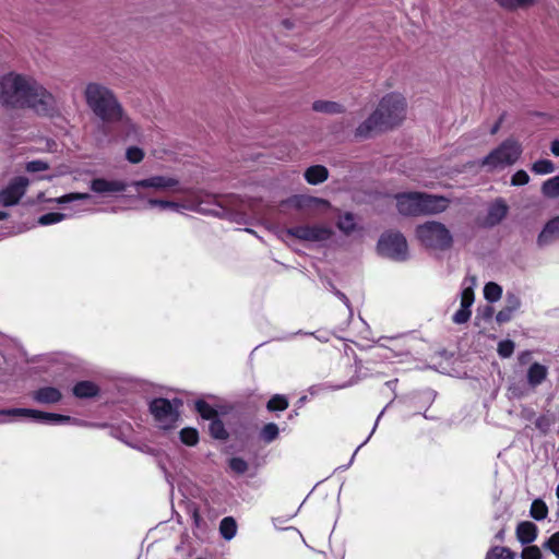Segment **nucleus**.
<instances>
[{
	"label": "nucleus",
	"mask_w": 559,
	"mask_h": 559,
	"mask_svg": "<svg viewBox=\"0 0 559 559\" xmlns=\"http://www.w3.org/2000/svg\"><path fill=\"white\" fill-rule=\"evenodd\" d=\"M180 440L187 445H195L199 441L198 430L194 428H183L180 431Z\"/></svg>",
	"instance_id": "obj_36"
},
{
	"label": "nucleus",
	"mask_w": 559,
	"mask_h": 559,
	"mask_svg": "<svg viewBox=\"0 0 559 559\" xmlns=\"http://www.w3.org/2000/svg\"><path fill=\"white\" fill-rule=\"evenodd\" d=\"M8 217V214L5 212L0 211V221H3Z\"/></svg>",
	"instance_id": "obj_57"
},
{
	"label": "nucleus",
	"mask_w": 559,
	"mask_h": 559,
	"mask_svg": "<svg viewBox=\"0 0 559 559\" xmlns=\"http://www.w3.org/2000/svg\"><path fill=\"white\" fill-rule=\"evenodd\" d=\"M515 348V344L511 340H504L499 342L497 352L500 357L502 358H509L512 356Z\"/></svg>",
	"instance_id": "obj_38"
},
{
	"label": "nucleus",
	"mask_w": 559,
	"mask_h": 559,
	"mask_svg": "<svg viewBox=\"0 0 559 559\" xmlns=\"http://www.w3.org/2000/svg\"><path fill=\"white\" fill-rule=\"evenodd\" d=\"M513 552L506 547H493L486 556V559H513Z\"/></svg>",
	"instance_id": "obj_37"
},
{
	"label": "nucleus",
	"mask_w": 559,
	"mask_h": 559,
	"mask_svg": "<svg viewBox=\"0 0 559 559\" xmlns=\"http://www.w3.org/2000/svg\"><path fill=\"white\" fill-rule=\"evenodd\" d=\"M512 314H513V311L510 310L509 308L504 307L502 310H500L497 313L496 320L498 323H504V322H508L511 320Z\"/></svg>",
	"instance_id": "obj_50"
},
{
	"label": "nucleus",
	"mask_w": 559,
	"mask_h": 559,
	"mask_svg": "<svg viewBox=\"0 0 559 559\" xmlns=\"http://www.w3.org/2000/svg\"><path fill=\"white\" fill-rule=\"evenodd\" d=\"M548 376V368L539 362H534L530 366L526 379L531 388L540 385Z\"/></svg>",
	"instance_id": "obj_18"
},
{
	"label": "nucleus",
	"mask_w": 559,
	"mask_h": 559,
	"mask_svg": "<svg viewBox=\"0 0 559 559\" xmlns=\"http://www.w3.org/2000/svg\"><path fill=\"white\" fill-rule=\"evenodd\" d=\"M501 122H502V118H500L490 129V133L491 134H496L498 132V130L500 129V126H501Z\"/></svg>",
	"instance_id": "obj_54"
},
{
	"label": "nucleus",
	"mask_w": 559,
	"mask_h": 559,
	"mask_svg": "<svg viewBox=\"0 0 559 559\" xmlns=\"http://www.w3.org/2000/svg\"><path fill=\"white\" fill-rule=\"evenodd\" d=\"M129 185L122 180H109L106 178H95L91 181L90 188L93 192L100 195H110L126 191Z\"/></svg>",
	"instance_id": "obj_14"
},
{
	"label": "nucleus",
	"mask_w": 559,
	"mask_h": 559,
	"mask_svg": "<svg viewBox=\"0 0 559 559\" xmlns=\"http://www.w3.org/2000/svg\"><path fill=\"white\" fill-rule=\"evenodd\" d=\"M228 465L230 469L238 475L245 474L249 468L248 463L241 457H231Z\"/></svg>",
	"instance_id": "obj_39"
},
{
	"label": "nucleus",
	"mask_w": 559,
	"mask_h": 559,
	"mask_svg": "<svg viewBox=\"0 0 559 559\" xmlns=\"http://www.w3.org/2000/svg\"><path fill=\"white\" fill-rule=\"evenodd\" d=\"M285 234L299 240L320 242L330 239L332 230L324 225H300L286 229Z\"/></svg>",
	"instance_id": "obj_9"
},
{
	"label": "nucleus",
	"mask_w": 559,
	"mask_h": 559,
	"mask_svg": "<svg viewBox=\"0 0 559 559\" xmlns=\"http://www.w3.org/2000/svg\"><path fill=\"white\" fill-rule=\"evenodd\" d=\"M383 412H384V411H382V412L380 413V415L378 416L377 421H376V425H374V427H373V429H372L371 433L369 435V437H368V438H367V439H366V440H365V441H364V442H362V443H361V444H360V445L355 450V452L353 453V455H352V457H350V461H349L348 465H350V464L353 463V461H354V459H355V456H356L357 452L359 451V449H360L362 445H365V444L368 442V440L370 439L371 435L373 433V431H374V429H376V427H377V423L379 421V419H380V417L382 416Z\"/></svg>",
	"instance_id": "obj_52"
},
{
	"label": "nucleus",
	"mask_w": 559,
	"mask_h": 559,
	"mask_svg": "<svg viewBox=\"0 0 559 559\" xmlns=\"http://www.w3.org/2000/svg\"><path fill=\"white\" fill-rule=\"evenodd\" d=\"M516 536L522 544H530L537 537V527L532 522H522L516 527Z\"/></svg>",
	"instance_id": "obj_21"
},
{
	"label": "nucleus",
	"mask_w": 559,
	"mask_h": 559,
	"mask_svg": "<svg viewBox=\"0 0 559 559\" xmlns=\"http://www.w3.org/2000/svg\"><path fill=\"white\" fill-rule=\"evenodd\" d=\"M0 105L9 108H31L41 116H53L57 98L36 79L10 72L0 78Z\"/></svg>",
	"instance_id": "obj_1"
},
{
	"label": "nucleus",
	"mask_w": 559,
	"mask_h": 559,
	"mask_svg": "<svg viewBox=\"0 0 559 559\" xmlns=\"http://www.w3.org/2000/svg\"><path fill=\"white\" fill-rule=\"evenodd\" d=\"M472 311L460 308L452 317V321L456 324L466 323L471 318Z\"/></svg>",
	"instance_id": "obj_46"
},
{
	"label": "nucleus",
	"mask_w": 559,
	"mask_h": 559,
	"mask_svg": "<svg viewBox=\"0 0 559 559\" xmlns=\"http://www.w3.org/2000/svg\"><path fill=\"white\" fill-rule=\"evenodd\" d=\"M522 559H542L540 549L537 546H528L522 550Z\"/></svg>",
	"instance_id": "obj_44"
},
{
	"label": "nucleus",
	"mask_w": 559,
	"mask_h": 559,
	"mask_svg": "<svg viewBox=\"0 0 559 559\" xmlns=\"http://www.w3.org/2000/svg\"><path fill=\"white\" fill-rule=\"evenodd\" d=\"M304 177L309 185H319L329 177V170L322 165L310 166L306 169Z\"/></svg>",
	"instance_id": "obj_20"
},
{
	"label": "nucleus",
	"mask_w": 559,
	"mask_h": 559,
	"mask_svg": "<svg viewBox=\"0 0 559 559\" xmlns=\"http://www.w3.org/2000/svg\"><path fill=\"white\" fill-rule=\"evenodd\" d=\"M530 181V176L525 170H518L511 178L512 186H524Z\"/></svg>",
	"instance_id": "obj_45"
},
{
	"label": "nucleus",
	"mask_w": 559,
	"mask_h": 559,
	"mask_svg": "<svg viewBox=\"0 0 559 559\" xmlns=\"http://www.w3.org/2000/svg\"><path fill=\"white\" fill-rule=\"evenodd\" d=\"M312 109L317 112L329 115L343 114L345 108L342 104L332 100H316L312 104Z\"/></svg>",
	"instance_id": "obj_22"
},
{
	"label": "nucleus",
	"mask_w": 559,
	"mask_h": 559,
	"mask_svg": "<svg viewBox=\"0 0 559 559\" xmlns=\"http://www.w3.org/2000/svg\"><path fill=\"white\" fill-rule=\"evenodd\" d=\"M532 171L537 175H547L555 171V165L550 159H539L532 165Z\"/></svg>",
	"instance_id": "obj_33"
},
{
	"label": "nucleus",
	"mask_w": 559,
	"mask_h": 559,
	"mask_svg": "<svg viewBox=\"0 0 559 559\" xmlns=\"http://www.w3.org/2000/svg\"><path fill=\"white\" fill-rule=\"evenodd\" d=\"M194 408L203 419L211 420L218 416L217 411L204 400L195 401Z\"/></svg>",
	"instance_id": "obj_28"
},
{
	"label": "nucleus",
	"mask_w": 559,
	"mask_h": 559,
	"mask_svg": "<svg viewBox=\"0 0 559 559\" xmlns=\"http://www.w3.org/2000/svg\"><path fill=\"white\" fill-rule=\"evenodd\" d=\"M209 430L214 439L226 440L228 438V432L225 429V426L223 421L218 418V416L211 419Z\"/></svg>",
	"instance_id": "obj_27"
},
{
	"label": "nucleus",
	"mask_w": 559,
	"mask_h": 559,
	"mask_svg": "<svg viewBox=\"0 0 559 559\" xmlns=\"http://www.w3.org/2000/svg\"><path fill=\"white\" fill-rule=\"evenodd\" d=\"M98 393V388L91 381L78 382L73 388V394L78 397H92Z\"/></svg>",
	"instance_id": "obj_25"
},
{
	"label": "nucleus",
	"mask_w": 559,
	"mask_h": 559,
	"mask_svg": "<svg viewBox=\"0 0 559 559\" xmlns=\"http://www.w3.org/2000/svg\"><path fill=\"white\" fill-rule=\"evenodd\" d=\"M544 547L559 558V531L549 537V539L544 544Z\"/></svg>",
	"instance_id": "obj_42"
},
{
	"label": "nucleus",
	"mask_w": 559,
	"mask_h": 559,
	"mask_svg": "<svg viewBox=\"0 0 559 559\" xmlns=\"http://www.w3.org/2000/svg\"><path fill=\"white\" fill-rule=\"evenodd\" d=\"M280 430L276 424L269 423L260 431V438L265 443L273 442L278 437Z\"/></svg>",
	"instance_id": "obj_32"
},
{
	"label": "nucleus",
	"mask_w": 559,
	"mask_h": 559,
	"mask_svg": "<svg viewBox=\"0 0 559 559\" xmlns=\"http://www.w3.org/2000/svg\"><path fill=\"white\" fill-rule=\"evenodd\" d=\"M90 198H91V195L88 193L74 192V193L64 194V195L59 197V198L49 199L47 201L48 202H55V203L60 204V205H66V204L73 203V202L79 201V200H88ZM38 200L39 201H46L44 199V194L43 193H40L38 195Z\"/></svg>",
	"instance_id": "obj_24"
},
{
	"label": "nucleus",
	"mask_w": 559,
	"mask_h": 559,
	"mask_svg": "<svg viewBox=\"0 0 559 559\" xmlns=\"http://www.w3.org/2000/svg\"><path fill=\"white\" fill-rule=\"evenodd\" d=\"M542 192L549 199L559 198V175L547 179L542 186Z\"/></svg>",
	"instance_id": "obj_26"
},
{
	"label": "nucleus",
	"mask_w": 559,
	"mask_h": 559,
	"mask_svg": "<svg viewBox=\"0 0 559 559\" xmlns=\"http://www.w3.org/2000/svg\"><path fill=\"white\" fill-rule=\"evenodd\" d=\"M502 288L493 282H489L484 287V297L489 302L498 301L501 298Z\"/></svg>",
	"instance_id": "obj_30"
},
{
	"label": "nucleus",
	"mask_w": 559,
	"mask_h": 559,
	"mask_svg": "<svg viewBox=\"0 0 559 559\" xmlns=\"http://www.w3.org/2000/svg\"><path fill=\"white\" fill-rule=\"evenodd\" d=\"M416 237L427 249L447 251L453 245V236L449 228L437 221H427L416 227Z\"/></svg>",
	"instance_id": "obj_4"
},
{
	"label": "nucleus",
	"mask_w": 559,
	"mask_h": 559,
	"mask_svg": "<svg viewBox=\"0 0 559 559\" xmlns=\"http://www.w3.org/2000/svg\"><path fill=\"white\" fill-rule=\"evenodd\" d=\"M140 193L141 189H153L157 192H182L179 180L168 176H151L142 180H135L130 183Z\"/></svg>",
	"instance_id": "obj_11"
},
{
	"label": "nucleus",
	"mask_w": 559,
	"mask_h": 559,
	"mask_svg": "<svg viewBox=\"0 0 559 559\" xmlns=\"http://www.w3.org/2000/svg\"><path fill=\"white\" fill-rule=\"evenodd\" d=\"M559 239V215L550 219L537 238V245L545 247Z\"/></svg>",
	"instance_id": "obj_16"
},
{
	"label": "nucleus",
	"mask_w": 559,
	"mask_h": 559,
	"mask_svg": "<svg viewBox=\"0 0 559 559\" xmlns=\"http://www.w3.org/2000/svg\"><path fill=\"white\" fill-rule=\"evenodd\" d=\"M159 209L162 211L171 210L175 212H180L181 210L188 209V206L178 202L162 200Z\"/></svg>",
	"instance_id": "obj_47"
},
{
	"label": "nucleus",
	"mask_w": 559,
	"mask_h": 559,
	"mask_svg": "<svg viewBox=\"0 0 559 559\" xmlns=\"http://www.w3.org/2000/svg\"><path fill=\"white\" fill-rule=\"evenodd\" d=\"M61 393L52 386L40 388L33 392V399L40 404H55L61 400Z\"/></svg>",
	"instance_id": "obj_19"
},
{
	"label": "nucleus",
	"mask_w": 559,
	"mask_h": 559,
	"mask_svg": "<svg viewBox=\"0 0 559 559\" xmlns=\"http://www.w3.org/2000/svg\"><path fill=\"white\" fill-rule=\"evenodd\" d=\"M160 201H162V200H158V199H148V200H147V205H148L150 207H154V206L159 207V206H160Z\"/></svg>",
	"instance_id": "obj_55"
},
{
	"label": "nucleus",
	"mask_w": 559,
	"mask_h": 559,
	"mask_svg": "<svg viewBox=\"0 0 559 559\" xmlns=\"http://www.w3.org/2000/svg\"><path fill=\"white\" fill-rule=\"evenodd\" d=\"M219 532L225 539H231L237 532L236 521L230 516L224 518L219 524Z\"/></svg>",
	"instance_id": "obj_29"
},
{
	"label": "nucleus",
	"mask_w": 559,
	"mask_h": 559,
	"mask_svg": "<svg viewBox=\"0 0 559 559\" xmlns=\"http://www.w3.org/2000/svg\"><path fill=\"white\" fill-rule=\"evenodd\" d=\"M508 205L502 199L496 200L488 209L486 225H498L508 214Z\"/></svg>",
	"instance_id": "obj_17"
},
{
	"label": "nucleus",
	"mask_w": 559,
	"mask_h": 559,
	"mask_svg": "<svg viewBox=\"0 0 559 559\" xmlns=\"http://www.w3.org/2000/svg\"><path fill=\"white\" fill-rule=\"evenodd\" d=\"M531 353L530 352H524L520 355L519 357V360L521 364H525L530 357Z\"/></svg>",
	"instance_id": "obj_56"
},
{
	"label": "nucleus",
	"mask_w": 559,
	"mask_h": 559,
	"mask_svg": "<svg viewBox=\"0 0 559 559\" xmlns=\"http://www.w3.org/2000/svg\"><path fill=\"white\" fill-rule=\"evenodd\" d=\"M83 96L86 106L103 123L131 124L115 92L105 84L99 82L86 83Z\"/></svg>",
	"instance_id": "obj_2"
},
{
	"label": "nucleus",
	"mask_w": 559,
	"mask_h": 559,
	"mask_svg": "<svg viewBox=\"0 0 559 559\" xmlns=\"http://www.w3.org/2000/svg\"><path fill=\"white\" fill-rule=\"evenodd\" d=\"M530 513L531 516L536 521H542L546 519L548 514V508L543 500L536 499L532 502Z\"/></svg>",
	"instance_id": "obj_31"
},
{
	"label": "nucleus",
	"mask_w": 559,
	"mask_h": 559,
	"mask_svg": "<svg viewBox=\"0 0 559 559\" xmlns=\"http://www.w3.org/2000/svg\"><path fill=\"white\" fill-rule=\"evenodd\" d=\"M337 227L345 234H350L355 229V219L353 214L346 213L340 216Z\"/></svg>",
	"instance_id": "obj_35"
},
{
	"label": "nucleus",
	"mask_w": 559,
	"mask_h": 559,
	"mask_svg": "<svg viewBox=\"0 0 559 559\" xmlns=\"http://www.w3.org/2000/svg\"><path fill=\"white\" fill-rule=\"evenodd\" d=\"M474 302V290L472 287L463 288L461 293V307L462 309L471 310Z\"/></svg>",
	"instance_id": "obj_40"
},
{
	"label": "nucleus",
	"mask_w": 559,
	"mask_h": 559,
	"mask_svg": "<svg viewBox=\"0 0 559 559\" xmlns=\"http://www.w3.org/2000/svg\"><path fill=\"white\" fill-rule=\"evenodd\" d=\"M385 130L388 129L384 127V124H382L381 119L379 118L374 110L365 121H362L356 128L355 138L357 140H366Z\"/></svg>",
	"instance_id": "obj_13"
},
{
	"label": "nucleus",
	"mask_w": 559,
	"mask_h": 559,
	"mask_svg": "<svg viewBox=\"0 0 559 559\" xmlns=\"http://www.w3.org/2000/svg\"><path fill=\"white\" fill-rule=\"evenodd\" d=\"M28 186L26 177H16L0 191V205L12 206L19 203L21 198L25 194Z\"/></svg>",
	"instance_id": "obj_12"
},
{
	"label": "nucleus",
	"mask_w": 559,
	"mask_h": 559,
	"mask_svg": "<svg viewBox=\"0 0 559 559\" xmlns=\"http://www.w3.org/2000/svg\"><path fill=\"white\" fill-rule=\"evenodd\" d=\"M0 414L10 416H26L36 421H40L48 425H64L75 420L70 416L27 408H11L2 411L0 412Z\"/></svg>",
	"instance_id": "obj_10"
},
{
	"label": "nucleus",
	"mask_w": 559,
	"mask_h": 559,
	"mask_svg": "<svg viewBox=\"0 0 559 559\" xmlns=\"http://www.w3.org/2000/svg\"><path fill=\"white\" fill-rule=\"evenodd\" d=\"M72 212L67 214V213H57V212H51V213H47V214H44L41 215L39 218H38V223L41 225V226H47V225H52V224H56V223H59L68 217H71L78 213H81V212H84L85 210L83 209H76V207H71L70 209Z\"/></svg>",
	"instance_id": "obj_23"
},
{
	"label": "nucleus",
	"mask_w": 559,
	"mask_h": 559,
	"mask_svg": "<svg viewBox=\"0 0 559 559\" xmlns=\"http://www.w3.org/2000/svg\"><path fill=\"white\" fill-rule=\"evenodd\" d=\"M332 289H333V293L335 294V296L342 300L344 302V305L350 309V302H349V299L346 297V295L344 293H342L341 290L336 289L332 284Z\"/></svg>",
	"instance_id": "obj_51"
},
{
	"label": "nucleus",
	"mask_w": 559,
	"mask_h": 559,
	"mask_svg": "<svg viewBox=\"0 0 559 559\" xmlns=\"http://www.w3.org/2000/svg\"><path fill=\"white\" fill-rule=\"evenodd\" d=\"M288 407V401L284 395L276 394L270 399L266 408L270 412L285 411Z\"/></svg>",
	"instance_id": "obj_34"
},
{
	"label": "nucleus",
	"mask_w": 559,
	"mask_h": 559,
	"mask_svg": "<svg viewBox=\"0 0 559 559\" xmlns=\"http://www.w3.org/2000/svg\"><path fill=\"white\" fill-rule=\"evenodd\" d=\"M520 306H521L520 298L516 295L509 293L507 295V306L506 307L514 312L520 308Z\"/></svg>",
	"instance_id": "obj_49"
},
{
	"label": "nucleus",
	"mask_w": 559,
	"mask_h": 559,
	"mask_svg": "<svg viewBox=\"0 0 559 559\" xmlns=\"http://www.w3.org/2000/svg\"><path fill=\"white\" fill-rule=\"evenodd\" d=\"M376 112L386 129L400 124L406 114L405 98L397 93H390L382 97Z\"/></svg>",
	"instance_id": "obj_5"
},
{
	"label": "nucleus",
	"mask_w": 559,
	"mask_h": 559,
	"mask_svg": "<svg viewBox=\"0 0 559 559\" xmlns=\"http://www.w3.org/2000/svg\"><path fill=\"white\" fill-rule=\"evenodd\" d=\"M126 156L130 163L138 164L143 159L144 153L141 148L131 146L127 150Z\"/></svg>",
	"instance_id": "obj_41"
},
{
	"label": "nucleus",
	"mask_w": 559,
	"mask_h": 559,
	"mask_svg": "<svg viewBox=\"0 0 559 559\" xmlns=\"http://www.w3.org/2000/svg\"><path fill=\"white\" fill-rule=\"evenodd\" d=\"M182 401L179 399L167 400L157 397L150 403V413L154 417L156 425L162 429H170L175 427L179 419V408Z\"/></svg>",
	"instance_id": "obj_7"
},
{
	"label": "nucleus",
	"mask_w": 559,
	"mask_h": 559,
	"mask_svg": "<svg viewBox=\"0 0 559 559\" xmlns=\"http://www.w3.org/2000/svg\"><path fill=\"white\" fill-rule=\"evenodd\" d=\"M556 493H557V497H558V499H559V485L557 486Z\"/></svg>",
	"instance_id": "obj_58"
},
{
	"label": "nucleus",
	"mask_w": 559,
	"mask_h": 559,
	"mask_svg": "<svg viewBox=\"0 0 559 559\" xmlns=\"http://www.w3.org/2000/svg\"><path fill=\"white\" fill-rule=\"evenodd\" d=\"M550 151L555 156H559V140L551 142Z\"/></svg>",
	"instance_id": "obj_53"
},
{
	"label": "nucleus",
	"mask_w": 559,
	"mask_h": 559,
	"mask_svg": "<svg viewBox=\"0 0 559 559\" xmlns=\"http://www.w3.org/2000/svg\"><path fill=\"white\" fill-rule=\"evenodd\" d=\"M290 204L301 211L312 212L316 210L326 209L329 202L324 199L311 195H295L289 200Z\"/></svg>",
	"instance_id": "obj_15"
},
{
	"label": "nucleus",
	"mask_w": 559,
	"mask_h": 559,
	"mask_svg": "<svg viewBox=\"0 0 559 559\" xmlns=\"http://www.w3.org/2000/svg\"><path fill=\"white\" fill-rule=\"evenodd\" d=\"M48 169V164L43 160H32L26 164V170L29 173H38Z\"/></svg>",
	"instance_id": "obj_48"
},
{
	"label": "nucleus",
	"mask_w": 559,
	"mask_h": 559,
	"mask_svg": "<svg viewBox=\"0 0 559 559\" xmlns=\"http://www.w3.org/2000/svg\"><path fill=\"white\" fill-rule=\"evenodd\" d=\"M378 251L381 255L394 261H405L408 258L407 241L399 231L382 234L378 241Z\"/></svg>",
	"instance_id": "obj_8"
},
{
	"label": "nucleus",
	"mask_w": 559,
	"mask_h": 559,
	"mask_svg": "<svg viewBox=\"0 0 559 559\" xmlns=\"http://www.w3.org/2000/svg\"><path fill=\"white\" fill-rule=\"evenodd\" d=\"M396 209L403 216H420L444 212L450 201L441 195L425 192H403L395 194Z\"/></svg>",
	"instance_id": "obj_3"
},
{
	"label": "nucleus",
	"mask_w": 559,
	"mask_h": 559,
	"mask_svg": "<svg viewBox=\"0 0 559 559\" xmlns=\"http://www.w3.org/2000/svg\"><path fill=\"white\" fill-rule=\"evenodd\" d=\"M501 7L508 9H515L525 7L535 2V0H496Z\"/></svg>",
	"instance_id": "obj_43"
},
{
	"label": "nucleus",
	"mask_w": 559,
	"mask_h": 559,
	"mask_svg": "<svg viewBox=\"0 0 559 559\" xmlns=\"http://www.w3.org/2000/svg\"><path fill=\"white\" fill-rule=\"evenodd\" d=\"M522 154V145L514 139L504 140L498 147L492 150L481 162V165L489 169L503 168L518 162Z\"/></svg>",
	"instance_id": "obj_6"
}]
</instances>
